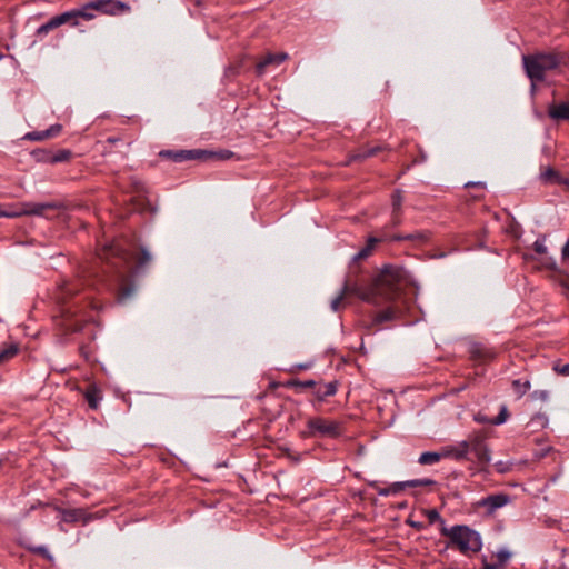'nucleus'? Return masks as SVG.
<instances>
[{
    "mask_svg": "<svg viewBox=\"0 0 569 569\" xmlns=\"http://www.w3.org/2000/svg\"><path fill=\"white\" fill-rule=\"evenodd\" d=\"M106 274L114 276L118 283L116 300L120 305L127 303L136 292V284L130 280L131 273L138 274L151 262V254L144 247H140V254L132 264L133 254L119 241L103 246L99 253Z\"/></svg>",
    "mask_w": 569,
    "mask_h": 569,
    "instance_id": "obj_1",
    "label": "nucleus"
},
{
    "mask_svg": "<svg viewBox=\"0 0 569 569\" xmlns=\"http://www.w3.org/2000/svg\"><path fill=\"white\" fill-rule=\"evenodd\" d=\"M405 279V268L396 264H386L382 267L380 272L371 279L367 284L352 282L347 279L341 288L340 293L332 299L331 309L338 311L340 309L342 300L353 295L361 300L376 303L377 292H383L385 295H393L401 281Z\"/></svg>",
    "mask_w": 569,
    "mask_h": 569,
    "instance_id": "obj_2",
    "label": "nucleus"
},
{
    "mask_svg": "<svg viewBox=\"0 0 569 569\" xmlns=\"http://www.w3.org/2000/svg\"><path fill=\"white\" fill-rule=\"evenodd\" d=\"M408 282L409 274L405 269V279L401 281V283H399L393 295L389 296L385 295L383 292H377V301L375 305L379 306L386 302L388 306L373 316L369 328H377L383 322L401 320L405 317L406 308L403 302L399 301V298L401 296L402 289L407 286Z\"/></svg>",
    "mask_w": 569,
    "mask_h": 569,
    "instance_id": "obj_3",
    "label": "nucleus"
},
{
    "mask_svg": "<svg viewBox=\"0 0 569 569\" xmlns=\"http://www.w3.org/2000/svg\"><path fill=\"white\" fill-rule=\"evenodd\" d=\"M563 54L557 52H537L522 57L523 68L527 77L531 80L532 87L546 79V72L559 67Z\"/></svg>",
    "mask_w": 569,
    "mask_h": 569,
    "instance_id": "obj_4",
    "label": "nucleus"
},
{
    "mask_svg": "<svg viewBox=\"0 0 569 569\" xmlns=\"http://www.w3.org/2000/svg\"><path fill=\"white\" fill-rule=\"evenodd\" d=\"M440 533L449 538L448 547L457 548L461 553H477L482 548V540L476 530L466 525H456L451 528L441 527Z\"/></svg>",
    "mask_w": 569,
    "mask_h": 569,
    "instance_id": "obj_5",
    "label": "nucleus"
},
{
    "mask_svg": "<svg viewBox=\"0 0 569 569\" xmlns=\"http://www.w3.org/2000/svg\"><path fill=\"white\" fill-rule=\"evenodd\" d=\"M300 438H338L342 435V425L321 417L309 418L306 428L300 431Z\"/></svg>",
    "mask_w": 569,
    "mask_h": 569,
    "instance_id": "obj_6",
    "label": "nucleus"
},
{
    "mask_svg": "<svg viewBox=\"0 0 569 569\" xmlns=\"http://www.w3.org/2000/svg\"><path fill=\"white\" fill-rule=\"evenodd\" d=\"M52 203H21L16 204H0V218H18L26 214L43 216L48 209H54Z\"/></svg>",
    "mask_w": 569,
    "mask_h": 569,
    "instance_id": "obj_7",
    "label": "nucleus"
},
{
    "mask_svg": "<svg viewBox=\"0 0 569 569\" xmlns=\"http://www.w3.org/2000/svg\"><path fill=\"white\" fill-rule=\"evenodd\" d=\"M462 442H466L468 455L472 453L479 466L485 467L489 465L491 460L490 450L486 443V435L483 432H473Z\"/></svg>",
    "mask_w": 569,
    "mask_h": 569,
    "instance_id": "obj_8",
    "label": "nucleus"
},
{
    "mask_svg": "<svg viewBox=\"0 0 569 569\" xmlns=\"http://www.w3.org/2000/svg\"><path fill=\"white\" fill-rule=\"evenodd\" d=\"M429 239L428 234L421 231H416L408 234L397 233L388 238L386 234H381L379 237H369L367 240V246L370 248H375V246L382 241H419L426 242Z\"/></svg>",
    "mask_w": 569,
    "mask_h": 569,
    "instance_id": "obj_9",
    "label": "nucleus"
},
{
    "mask_svg": "<svg viewBox=\"0 0 569 569\" xmlns=\"http://www.w3.org/2000/svg\"><path fill=\"white\" fill-rule=\"evenodd\" d=\"M206 153L202 149L192 150H161L159 157L173 162H183L189 160H200Z\"/></svg>",
    "mask_w": 569,
    "mask_h": 569,
    "instance_id": "obj_10",
    "label": "nucleus"
},
{
    "mask_svg": "<svg viewBox=\"0 0 569 569\" xmlns=\"http://www.w3.org/2000/svg\"><path fill=\"white\" fill-rule=\"evenodd\" d=\"M469 357L478 363H486L496 358V351L478 341H471L468 346Z\"/></svg>",
    "mask_w": 569,
    "mask_h": 569,
    "instance_id": "obj_11",
    "label": "nucleus"
},
{
    "mask_svg": "<svg viewBox=\"0 0 569 569\" xmlns=\"http://www.w3.org/2000/svg\"><path fill=\"white\" fill-rule=\"evenodd\" d=\"M510 501V497L507 493L490 495L482 498L479 502V507L487 508L489 515L493 513L497 509L502 508Z\"/></svg>",
    "mask_w": 569,
    "mask_h": 569,
    "instance_id": "obj_12",
    "label": "nucleus"
},
{
    "mask_svg": "<svg viewBox=\"0 0 569 569\" xmlns=\"http://www.w3.org/2000/svg\"><path fill=\"white\" fill-rule=\"evenodd\" d=\"M288 59V54L284 52L280 53H267L257 64L256 72L258 76H262L269 66H279Z\"/></svg>",
    "mask_w": 569,
    "mask_h": 569,
    "instance_id": "obj_13",
    "label": "nucleus"
},
{
    "mask_svg": "<svg viewBox=\"0 0 569 569\" xmlns=\"http://www.w3.org/2000/svg\"><path fill=\"white\" fill-rule=\"evenodd\" d=\"M442 458H452L457 461L471 460L468 456L466 442H459L456 446H447L441 449Z\"/></svg>",
    "mask_w": 569,
    "mask_h": 569,
    "instance_id": "obj_14",
    "label": "nucleus"
},
{
    "mask_svg": "<svg viewBox=\"0 0 569 569\" xmlns=\"http://www.w3.org/2000/svg\"><path fill=\"white\" fill-rule=\"evenodd\" d=\"M382 150L381 146H375V147H362L358 149L357 151L350 153L348 156V160L346 161V166H349L353 162H361L366 159L373 157L378 154Z\"/></svg>",
    "mask_w": 569,
    "mask_h": 569,
    "instance_id": "obj_15",
    "label": "nucleus"
},
{
    "mask_svg": "<svg viewBox=\"0 0 569 569\" xmlns=\"http://www.w3.org/2000/svg\"><path fill=\"white\" fill-rule=\"evenodd\" d=\"M61 517L64 522L69 523L78 521L87 523L92 518V516L87 513V511L82 508L61 509Z\"/></svg>",
    "mask_w": 569,
    "mask_h": 569,
    "instance_id": "obj_16",
    "label": "nucleus"
},
{
    "mask_svg": "<svg viewBox=\"0 0 569 569\" xmlns=\"http://www.w3.org/2000/svg\"><path fill=\"white\" fill-rule=\"evenodd\" d=\"M540 178L546 183L569 186V179L561 177L560 173L551 167H548L541 173Z\"/></svg>",
    "mask_w": 569,
    "mask_h": 569,
    "instance_id": "obj_17",
    "label": "nucleus"
},
{
    "mask_svg": "<svg viewBox=\"0 0 569 569\" xmlns=\"http://www.w3.org/2000/svg\"><path fill=\"white\" fill-rule=\"evenodd\" d=\"M548 116L555 120H569V102L549 106Z\"/></svg>",
    "mask_w": 569,
    "mask_h": 569,
    "instance_id": "obj_18",
    "label": "nucleus"
},
{
    "mask_svg": "<svg viewBox=\"0 0 569 569\" xmlns=\"http://www.w3.org/2000/svg\"><path fill=\"white\" fill-rule=\"evenodd\" d=\"M339 387V381L333 380L323 386V388H318L313 391L318 401L322 402L328 397H332L337 393Z\"/></svg>",
    "mask_w": 569,
    "mask_h": 569,
    "instance_id": "obj_19",
    "label": "nucleus"
},
{
    "mask_svg": "<svg viewBox=\"0 0 569 569\" xmlns=\"http://www.w3.org/2000/svg\"><path fill=\"white\" fill-rule=\"evenodd\" d=\"M370 487L377 491L379 496L397 495L403 490L401 481L393 482L388 487H380L377 481L370 482Z\"/></svg>",
    "mask_w": 569,
    "mask_h": 569,
    "instance_id": "obj_20",
    "label": "nucleus"
},
{
    "mask_svg": "<svg viewBox=\"0 0 569 569\" xmlns=\"http://www.w3.org/2000/svg\"><path fill=\"white\" fill-rule=\"evenodd\" d=\"M81 284L79 282H71V281H68V282H63L60 287V297L59 299L61 300H66L74 295H77L78 292L81 291Z\"/></svg>",
    "mask_w": 569,
    "mask_h": 569,
    "instance_id": "obj_21",
    "label": "nucleus"
},
{
    "mask_svg": "<svg viewBox=\"0 0 569 569\" xmlns=\"http://www.w3.org/2000/svg\"><path fill=\"white\" fill-rule=\"evenodd\" d=\"M284 388L288 389H313L317 387V381L309 380H299V379H289L282 383Z\"/></svg>",
    "mask_w": 569,
    "mask_h": 569,
    "instance_id": "obj_22",
    "label": "nucleus"
},
{
    "mask_svg": "<svg viewBox=\"0 0 569 569\" xmlns=\"http://www.w3.org/2000/svg\"><path fill=\"white\" fill-rule=\"evenodd\" d=\"M104 13L107 14H118L124 11H128L130 8L127 3L118 1V0H104Z\"/></svg>",
    "mask_w": 569,
    "mask_h": 569,
    "instance_id": "obj_23",
    "label": "nucleus"
},
{
    "mask_svg": "<svg viewBox=\"0 0 569 569\" xmlns=\"http://www.w3.org/2000/svg\"><path fill=\"white\" fill-rule=\"evenodd\" d=\"M512 389L518 398L523 397L531 388L530 379H515L511 382Z\"/></svg>",
    "mask_w": 569,
    "mask_h": 569,
    "instance_id": "obj_24",
    "label": "nucleus"
},
{
    "mask_svg": "<svg viewBox=\"0 0 569 569\" xmlns=\"http://www.w3.org/2000/svg\"><path fill=\"white\" fill-rule=\"evenodd\" d=\"M54 22L60 27L64 23H71V26H78L79 21L77 19L74 9L71 11H66L61 14L54 16Z\"/></svg>",
    "mask_w": 569,
    "mask_h": 569,
    "instance_id": "obj_25",
    "label": "nucleus"
},
{
    "mask_svg": "<svg viewBox=\"0 0 569 569\" xmlns=\"http://www.w3.org/2000/svg\"><path fill=\"white\" fill-rule=\"evenodd\" d=\"M442 459L441 450L439 452L436 451H426L422 452L418 459L420 465H433L439 462Z\"/></svg>",
    "mask_w": 569,
    "mask_h": 569,
    "instance_id": "obj_26",
    "label": "nucleus"
},
{
    "mask_svg": "<svg viewBox=\"0 0 569 569\" xmlns=\"http://www.w3.org/2000/svg\"><path fill=\"white\" fill-rule=\"evenodd\" d=\"M203 152L206 154L202 156L201 160H209V159H213V160H229V159H231L233 157V152L230 151V150H220V151L203 150Z\"/></svg>",
    "mask_w": 569,
    "mask_h": 569,
    "instance_id": "obj_27",
    "label": "nucleus"
},
{
    "mask_svg": "<svg viewBox=\"0 0 569 569\" xmlns=\"http://www.w3.org/2000/svg\"><path fill=\"white\" fill-rule=\"evenodd\" d=\"M84 398L91 409H97L100 397V391L96 387H90L84 393Z\"/></svg>",
    "mask_w": 569,
    "mask_h": 569,
    "instance_id": "obj_28",
    "label": "nucleus"
},
{
    "mask_svg": "<svg viewBox=\"0 0 569 569\" xmlns=\"http://www.w3.org/2000/svg\"><path fill=\"white\" fill-rule=\"evenodd\" d=\"M403 486V490L407 488H416V487H431L435 486L437 482L429 478L423 479H412L407 481H401Z\"/></svg>",
    "mask_w": 569,
    "mask_h": 569,
    "instance_id": "obj_29",
    "label": "nucleus"
},
{
    "mask_svg": "<svg viewBox=\"0 0 569 569\" xmlns=\"http://www.w3.org/2000/svg\"><path fill=\"white\" fill-rule=\"evenodd\" d=\"M72 151L69 149H60L57 152L52 151L51 164L68 162L72 158Z\"/></svg>",
    "mask_w": 569,
    "mask_h": 569,
    "instance_id": "obj_30",
    "label": "nucleus"
},
{
    "mask_svg": "<svg viewBox=\"0 0 569 569\" xmlns=\"http://www.w3.org/2000/svg\"><path fill=\"white\" fill-rule=\"evenodd\" d=\"M18 352L19 346L17 343H11L7 348L2 349L0 351V365L16 357Z\"/></svg>",
    "mask_w": 569,
    "mask_h": 569,
    "instance_id": "obj_31",
    "label": "nucleus"
},
{
    "mask_svg": "<svg viewBox=\"0 0 569 569\" xmlns=\"http://www.w3.org/2000/svg\"><path fill=\"white\" fill-rule=\"evenodd\" d=\"M32 157L38 162L51 163L52 151L46 149H37L32 151Z\"/></svg>",
    "mask_w": 569,
    "mask_h": 569,
    "instance_id": "obj_32",
    "label": "nucleus"
},
{
    "mask_svg": "<svg viewBox=\"0 0 569 569\" xmlns=\"http://www.w3.org/2000/svg\"><path fill=\"white\" fill-rule=\"evenodd\" d=\"M77 19L91 20L94 18L93 10L88 8V2L79 9H74Z\"/></svg>",
    "mask_w": 569,
    "mask_h": 569,
    "instance_id": "obj_33",
    "label": "nucleus"
},
{
    "mask_svg": "<svg viewBox=\"0 0 569 569\" xmlns=\"http://www.w3.org/2000/svg\"><path fill=\"white\" fill-rule=\"evenodd\" d=\"M552 369L559 376H569V363H563L560 359L553 361Z\"/></svg>",
    "mask_w": 569,
    "mask_h": 569,
    "instance_id": "obj_34",
    "label": "nucleus"
},
{
    "mask_svg": "<svg viewBox=\"0 0 569 569\" xmlns=\"http://www.w3.org/2000/svg\"><path fill=\"white\" fill-rule=\"evenodd\" d=\"M59 26L54 22V18L52 17L48 22L43 23L37 29V36L47 34L49 31L58 28Z\"/></svg>",
    "mask_w": 569,
    "mask_h": 569,
    "instance_id": "obj_35",
    "label": "nucleus"
},
{
    "mask_svg": "<svg viewBox=\"0 0 569 569\" xmlns=\"http://www.w3.org/2000/svg\"><path fill=\"white\" fill-rule=\"evenodd\" d=\"M24 139L30 140V141H42V140L49 139V137L47 136V131L42 130V131L28 132L24 136Z\"/></svg>",
    "mask_w": 569,
    "mask_h": 569,
    "instance_id": "obj_36",
    "label": "nucleus"
},
{
    "mask_svg": "<svg viewBox=\"0 0 569 569\" xmlns=\"http://www.w3.org/2000/svg\"><path fill=\"white\" fill-rule=\"evenodd\" d=\"M425 513L430 523L439 521L441 523V527L445 526V520L441 518L440 513L436 509H427L425 510Z\"/></svg>",
    "mask_w": 569,
    "mask_h": 569,
    "instance_id": "obj_37",
    "label": "nucleus"
},
{
    "mask_svg": "<svg viewBox=\"0 0 569 569\" xmlns=\"http://www.w3.org/2000/svg\"><path fill=\"white\" fill-rule=\"evenodd\" d=\"M508 416H509L508 409L506 406H503L501 408L500 412L498 413V416H496L492 420H490V423L495 425V426L501 425L507 420Z\"/></svg>",
    "mask_w": 569,
    "mask_h": 569,
    "instance_id": "obj_38",
    "label": "nucleus"
},
{
    "mask_svg": "<svg viewBox=\"0 0 569 569\" xmlns=\"http://www.w3.org/2000/svg\"><path fill=\"white\" fill-rule=\"evenodd\" d=\"M392 210L393 211H401V204H402V194L400 190H396L392 193Z\"/></svg>",
    "mask_w": 569,
    "mask_h": 569,
    "instance_id": "obj_39",
    "label": "nucleus"
},
{
    "mask_svg": "<svg viewBox=\"0 0 569 569\" xmlns=\"http://www.w3.org/2000/svg\"><path fill=\"white\" fill-rule=\"evenodd\" d=\"M120 141H121V139L119 137L107 138L106 141L103 142V154L110 153L112 146Z\"/></svg>",
    "mask_w": 569,
    "mask_h": 569,
    "instance_id": "obj_40",
    "label": "nucleus"
},
{
    "mask_svg": "<svg viewBox=\"0 0 569 569\" xmlns=\"http://www.w3.org/2000/svg\"><path fill=\"white\" fill-rule=\"evenodd\" d=\"M104 0H93L88 2V8L92 9L93 11H99L104 13Z\"/></svg>",
    "mask_w": 569,
    "mask_h": 569,
    "instance_id": "obj_41",
    "label": "nucleus"
},
{
    "mask_svg": "<svg viewBox=\"0 0 569 569\" xmlns=\"http://www.w3.org/2000/svg\"><path fill=\"white\" fill-rule=\"evenodd\" d=\"M84 322L74 321L66 325V331L70 333L79 332L82 330Z\"/></svg>",
    "mask_w": 569,
    "mask_h": 569,
    "instance_id": "obj_42",
    "label": "nucleus"
},
{
    "mask_svg": "<svg viewBox=\"0 0 569 569\" xmlns=\"http://www.w3.org/2000/svg\"><path fill=\"white\" fill-rule=\"evenodd\" d=\"M47 136L50 138H54L62 131V126L60 123H56L46 129Z\"/></svg>",
    "mask_w": 569,
    "mask_h": 569,
    "instance_id": "obj_43",
    "label": "nucleus"
},
{
    "mask_svg": "<svg viewBox=\"0 0 569 569\" xmlns=\"http://www.w3.org/2000/svg\"><path fill=\"white\" fill-rule=\"evenodd\" d=\"M531 399L533 400H541V401H547L548 398H549V392L547 390H535L531 395H530Z\"/></svg>",
    "mask_w": 569,
    "mask_h": 569,
    "instance_id": "obj_44",
    "label": "nucleus"
},
{
    "mask_svg": "<svg viewBox=\"0 0 569 569\" xmlns=\"http://www.w3.org/2000/svg\"><path fill=\"white\" fill-rule=\"evenodd\" d=\"M33 552L48 559V560H52V556L50 555V552L48 551V549L43 546H40V547H37L33 549Z\"/></svg>",
    "mask_w": 569,
    "mask_h": 569,
    "instance_id": "obj_45",
    "label": "nucleus"
},
{
    "mask_svg": "<svg viewBox=\"0 0 569 569\" xmlns=\"http://www.w3.org/2000/svg\"><path fill=\"white\" fill-rule=\"evenodd\" d=\"M511 557V553L508 550H500L497 553L498 563L502 566L507 560Z\"/></svg>",
    "mask_w": 569,
    "mask_h": 569,
    "instance_id": "obj_46",
    "label": "nucleus"
},
{
    "mask_svg": "<svg viewBox=\"0 0 569 569\" xmlns=\"http://www.w3.org/2000/svg\"><path fill=\"white\" fill-rule=\"evenodd\" d=\"M533 250L539 254H545L547 252V247L540 240H536L533 242Z\"/></svg>",
    "mask_w": 569,
    "mask_h": 569,
    "instance_id": "obj_47",
    "label": "nucleus"
},
{
    "mask_svg": "<svg viewBox=\"0 0 569 569\" xmlns=\"http://www.w3.org/2000/svg\"><path fill=\"white\" fill-rule=\"evenodd\" d=\"M391 224L392 227H398L401 224V211H393L391 213Z\"/></svg>",
    "mask_w": 569,
    "mask_h": 569,
    "instance_id": "obj_48",
    "label": "nucleus"
},
{
    "mask_svg": "<svg viewBox=\"0 0 569 569\" xmlns=\"http://www.w3.org/2000/svg\"><path fill=\"white\" fill-rule=\"evenodd\" d=\"M406 523L409 525L411 528H415L416 530H419V531L425 529L423 522L415 521L410 518L406 520Z\"/></svg>",
    "mask_w": 569,
    "mask_h": 569,
    "instance_id": "obj_49",
    "label": "nucleus"
},
{
    "mask_svg": "<svg viewBox=\"0 0 569 569\" xmlns=\"http://www.w3.org/2000/svg\"><path fill=\"white\" fill-rule=\"evenodd\" d=\"M465 188H481V189H485L486 188V183L482 182V181H470V182H467L465 184Z\"/></svg>",
    "mask_w": 569,
    "mask_h": 569,
    "instance_id": "obj_50",
    "label": "nucleus"
},
{
    "mask_svg": "<svg viewBox=\"0 0 569 569\" xmlns=\"http://www.w3.org/2000/svg\"><path fill=\"white\" fill-rule=\"evenodd\" d=\"M561 256H562V260L569 261V240L562 247Z\"/></svg>",
    "mask_w": 569,
    "mask_h": 569,
    "instance_id": "obj_51",
    "label": "nucleus"
},
{
    "mask_svg": "<svg viewBox=\"0 0 569 569\" xmlns=\"http://www.w3.org/2000/svg\"><path fill=\"white\" fill-rule=\"evenodd\" d=\"M495 466H496L497 471L500 473H505L509 470V468L507 467V465L503 461H498Z\"/></svg>",
    "mask_w": 569,
    "mask_h": 569,
    "instance_id": "obj_52",
    "label": "nucleus"
},
{
    "mask_svg": "<svg viewBox=\"0 0 569 569\" xmlns=\"http://www.w3.org/2000/svg\"><path fill=\"white\" fill-rule=\"evenodd\" d=\"M310 368H311V363L310 362L299 363V365L295 366V369H297V370H308Z\"/></svg>",
    "mask_w": 569,
    "mask_h": 569,
    "instance_id": "obj_53",
    "label": "nucleus"
},
{
    "mask_svg": "<svg viewBox=\"0 0 569 569\" xmlns=\"http://www.w3.org/2000/svg\"><path fill=\"white\" fill-rule=\"evenodd\" d=\"M368 256L367 253L361 249L357 254L353 257V261H358L360 259H366Z\"/></svg>",
    "mask_w": 569,
    "mask_h": 569,
    "instance_id": "obj_54",
    "label": "nucleus"
},
{
    "mask_svg": "<svg viewBox=\"0 0 569 569\" xmlns=\"http://www.w3.org/2000/svg\"><path fill=\"white\" fill-rule=\"evenodd\" d=\"M560 284L568 290L569 292V276H566L561 281Z\"/></svg>",
    "mask_w": 569,
    "mask_h": 569,
    "instance_id": "obj_55",
    "label": "nucleus"
},
{
    "mask_svg": "<svg viewBox=\"0 0 569 569\" xmlns=\"http://www.w3.org/2000/svg\"><path fill=\"white\" fill-rule=\"evenodd\" d=\"M80 350V353L86 358V359H89V352H88V347L87 346H81L79 348Z\"/></svg>",
    "mask_w": 569,
    "mask_h": 569,
    "instance_id": "obj_56",
    "label": "nucleus"
},
{
    "mask_svg": "<svg viewBox=\"0 0 569 569\" xmlns=\"http://www.w3.org/2000/svg\"><path fill=\"white\" fill-rule=\"evenodd\" d=\"M499 563H486L483 569H500Z\"/></svg>",
    "mask_w": 569,
    "mask_h": 569,
    "instance_id": "obj_57",
    "label": "nucleus"
},
{
    "mask_svg": "<svg viewBox=\"0 0 569 569\" xmlns=\"http://www.w3.org/2000/svg\"><path fill=\"white\" fill-rule=\"evenodd\" d=\"M362 250H363V251L367 253V256L369 257V256L371 254V252H372V250H373V249H372V248H370V246H367V244H366V246L362 248Z\"/></svg>",
    "mask_w": 569,
    "mask_h": 569,
    "instance_id": "obj_58",
    "label": "nucleus"
},
{
    "mask_svg": "<svg viewBox=\"0 0 569 569\" xmlns=\"http://www.w3.org/2000/svg\"><path fill=\"white\" fill-rule=\"evenodd\" d=\"M397 507H398V509H406L408 507V503H407V501H402V502L398 503Z\"/></svg>",
    "mask_w": 569,
    "mask_h": 569,
    "instance_id": "obj_59",
    "label": "nucleus"
},
{
    "mask_svg": "<svg viewBox=\"0 0 569 569\" xmlns=\"http://www.w3.org/2000/svg\"><path fill=\"white\" fill-rule=\"evenodd\" d=\"M549 268H550L551 270H556V263H555V262H553V263H551V264L549 266Z\"/></svg>",
    "mask_w": 569,
    "mask_h": 569,
    "instance_id": "obj_60",
    "label": "nucleus"
},
{
    "mask_svg": "<svg viewBox=\"0 0 569 569\" xmlns=\"http://www.w3.org/2000/svg\"><path fill=\"white\" fill-rule=\"evenodd\" d=\"M420 158H421V160L423 161V160L426 159L425 153H421V154H420Z\"/></svg>",
    "mask_w": 569,
    "mask_h": 569,
    "instance_id": "obj_61",
    "label": "nucleus"
},
{
    "mask_svg": "<svg viewBox=\"0 0 569 569\" xmlns=\"http://www.w3.org/2000/svg\"><path fill=\"white\" fill-rule=\"evenodd\" d=\"M477 421H482L483 420V417H480V418H476Z\"/></svg>",
    "mask_w": 569,
    "mask_h": 569,
    "instance_id": "obj_62",
    "label": "nucleus"
},
{
    "mask_svg": "<svg viewBox=\"0 0 569 569\" xmlns=\"http://www.w3.org/2000/svg\"><path fill=\"white\" fill-rule=\"evenodd\" d=\"M477 421H482L483 420V417H480V418H476Z\"/></svg>",
    "mask_w": 569,
    "mask_h": 569,
    "instance_id": "obj_63",
    "label": "nucleus"
},
{
    "mask_svg": "<svg viewBox=\"0 0 569 569\" xmlns=\"http://www.w3.org/2000/svg\"><path fill=\"white\" fill-rule=\"evenodd\" d=\"M196 4H200V0H193Z\"/></svg>",
    "mask_w": 569,
    "mask_h": 569,
    "instance_id": "obj_64",
    "label": "nucleus"
}]
</instances>
